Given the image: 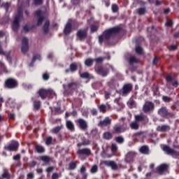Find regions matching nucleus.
I'll list each match as a JSON object with an SVG mask.
<instances>
[{"instance_id": "27", "label": "nucleus", "mask_w": 179, "mask_h": 179, "mask_svg": "<svg viewBox=\"0 0 179 179\" xmlns=\"http://www.w3.org/2000/svg\"><path fill=\"white\" fill-rule=\"evenodd\" d=\"M99 108L101 113H106V111L110 110V106L108 103H106V105L101 104V106H99Z\"/></svg>"}, {"instance_id": "14", "label": "nucleus", "mask_w": 179, "mask_h": 179, "mask_svg": "<svg viewBox=\"0 0 179 179\" xmlns=\"http://www.w3.org/2000/svg\"><path fill=\"white\" fill-rule=\"evenodd\" d=\"M76 36L78 38H79V40H80L81 41L83 40H85V38L87 37V29L78 30V31L76 34Z\"/></svg>"}, {"instance_id": "12", "label": "nucleus", "mask_w": 179, "mask_h": 179, "mask_svg": "<svg viewBox=\"0 0 179 179\" xmlns=\"http://www.w3.org/2000/svg\"><path fill=\"white\" fill-rule=\"evenodd\" d=\"M5 149L10 152H16L19 149V143L17 141H12L9 145L5 147Z\"/></svg>"}, {"instance_id": "61", "label": "nucleus", "mask_w": 179, "mask_h": 179, "mask_svg": "<svg viewBox=\"0 0 179 179\" xmlns=\"http://www.w3.org/2000/svg\"><path fill=\"white\" fill-rule=\"evenodd\" d=\"M13 159L19 162V160H20V154H17V155L14 156Z\"/></svg>"}, {"instance_id": "16", "label": "nucleus", "mask_w": 179, "mask_h": 179, "mask_svg": "<svg viewBox=\"0 0 179 179\" xmlns=\"http://www.w3.org/2000/svg\"><path fill=\"white\" fill-rule=\"evenodd\" d=\"M76 122L78 124L80 129H83V131H86V129H87V122H86V120L80 118L78 119Z\"/></svg>"}, {"instance_id": "56", "label": "nucleus", "mask_w": 179, "mask_h": 179, "mask_svg": "<svg viewBox=\"0 0 179 179\" xmlns=\"http://www.w3.org/2000/svg\"><path fill=\"white\" fill-rule=\"evenodd\" d=\"M43 79H44V80H48V79H50V75L47 73H43Z\"/></svg>"}, {"instance_id": "26", "label": "nucleus", "mask_w": 179, "mask_h": 179, "mask_svg": "<svg viewBox=\"0 0 179 179\" xmlns=\"http://www.w3.org/2000/svg\"><path fill=\"white\" fill-rule=\"evenodd\" d=\"M66 127L68 129H69V131H71V132L75 131V124H73V122L70 120L66 121Z\"/></svg>"}, {"instance_id": "7", "label": "nucleus", "mask_w": 179, "mask_h": 179, "mask_svg": "<svg viewBox=\"0 0 179 179\" xmlns=\"http://www.w3.org/2000/svg\"><path fill=\"white\" fill-rule=\"evenodd\" d=\"M38 94L41 99H47L49 96H54L55 95V92L52 90H44L41 89L38 91Z\"/></svg>"}, {"instance_id": "34", "label": "nucleus", "mask_w": 179, "mask_h": 179, "mask_svg": "<svg viewBox=\"0 0 179 179\" xmlns=\"http://www.w3.org/2000/svg\"><path fill=\"white\" fill-rule=\"evenodd\" d=\"M35 150H36L38 153H44V152L45 151L44 147L40 145H36Z\"/></svg>"}, {"instance_id": "47", "label": "nucleus", "mask_w": 179, "mask_h": 179, "mask_svg": "<svg viewBox=\"0 0 179 179\" xmlns=\"http://www.w3.org/2000/svg\"><path fill=\"white\" fill-rule=\"evenodd\" d=\"M129 62L130 64H138V62H139V59L136 58L135 56H132L130 57Z\"/></svg>"}, {"instance_id": "2", "label": "nucleus", "mask_w": 179, "mask_h": 179, "mask_svg": "<svg viewBox=\"0 0 179 179\" xmlns=\"http://www.w3.org/2000/svg\"><path fill=\"white\" fill-rule=\"evenodd\" d=\"M120 31H121V28L118 27L111 28L103 32V37L106 38V40H108V38L110 37H114L115 34H118Z\"/></svg>"}, {"instance_id": "37", "label": "nucleus", "mask_w": 179, "mask_h": 179, "mask_svg": "<svg viewBox=\"0 0 179 179\" xmlns=\"http://www.w3.org/2000/svg\"><path fill=\"white\" fill-rule=\"evenodd\" d=\"M62 128H64V126H57L55 128H53L52 130H51V132L52 134H58V132H59V131H61V129Z\"/></svg>"}, {"instance_id": "1", "label": "nucleus", "mask_w": 179, "mask_h": 179, "mask_svg": "<svg viewBox=\"0 0 179 179\" xmlns=\"http://www.w3.org/2000/svg\"><path fill=\"white\" fill-rule=\"evenodd\" d=\"M124 121H125V118L122 117L120 120V122H123V124L121 125L116 124L113 127V134H122V132H125V131H128V125L125 123Z\"/></svg>"}, {"instance_id": "38", "label": "nucleus", "mask_w": 179, "mask_h": 179, "mask_svg": "<svg viewBox=\"0 0 179 179\" xmlns=\"http://www.w3.org/2000/svg\"><path fill=\"white\" fill-rule=\"evenodd\" d=\"M70 71L71 72H75L78 71V64L76 63H72L70 65Z\"/></svg>"}, {"instance_id": "28", "label": "nucleus", "mask_w": 179, "mask_h": 179, "mask_svg": "<svg viewBox=\"0 0 179 179\" xmlns=\"http://www.w3.org/2000/svg\"><path fill=\"white\" fill-rule=\"evenodd\" d=\"M78 161H73L69 164V170H75L76 169L78 164Z\"/></svg>"}, {"instance_id": "43", "label": "nucleus", "mask_w": 179, "mask_h": 179, "mask_svg": "<svg viewBox=\"0 0 179 179\" xmlns=\"http://www.w3.org/2000/svg\"><path fill=\"white\" fill-rule=\"evenodd\" d=\"M22 86H23L24 89H25L26 90H30V89H33V85L31 84H29L27 83H24L22 84Z\"/></svg>"}, {"instance_id": "40", "label": "nucleus", "mask_w": 179, "mask_h": 179, "mask_svg": "<svg viewBox=\"0 0 179 179\" xmlns=\"http://www.w3.org/2000/svg\"><path fill=\"white\" fill-rule=\"evenodd\" d=\"M115 141L117 142V143H120V144H122V143H124V137L121 136H119L117 137H115Z\"/></svg>"}, {"instance_id": "4", "label": "nucleus", "mask_w": 179, "mask_h": 179, "mask_svg": "<svg viewBox=\"0 0 179 179\" xmlns=\"http://www.w3.org/2000/svg\"><path fill=\"white\" fill-rule=\"evenodd\" d=\"M77 155L80 160H85L87 157L92 155V150L90 148L79 149L77 151Z\"/></svg>"}, {"instance_id": "54", "label": "nucleus", "mask_w": 179, "mask_h": 179, "mask_svg": "<svg viewBox=\"0 0 179 179\" xmlns=\"http://www.w3.org/2000/svg\"><path fill=\"white\" fill-rule=\"evenodd\" d=\"M2 177L3 178H9V172H8V170H4Z\"/></svg>"}, {"instance_id": "42", "label": "nucleus", "mask_w": 179, "mask_h": 179, "mask_svg": "<svg viewBox=\"0 0 179 179\" xmlns=\"http://www.w3.org/2000/svg\"><path fill=\"white\" fill-rule=\"evenodd\" d=\"M33 3L35 6H41L44 3V0H34Z\"/></svg>"}, {"instance_id": "19", "label": "nucleus", "mask_w": 179, "mask_h": 179, "mask_svg": "<svg viewBox=\"0 0 179 179\" xmlns=\"http://www.w3.org/2000/svg\"><path fill=\"white\" fill-rule=\"evenodd\" d=\"M168 169H169L168 164H162L157 168V173H158V174L162 175L163 174V173H164V171H167Z\"/></svg>"}, {"instance_id": "46", "label": "nucleus", "mask_w": 179, "mask_h": 179, "mask_svg": "<svg viewBox=\"0 0 179 179\" xmlns=\"http://www.w3.org/2000/svg\"><path fill=\"white\" fill-rule=\"evenodd\" d=\"M98 171H99V167L97 166V165H93L91 167L90 171L92 174L97 173Z\"/></svg>"}, {"instance_id": "49", "label": "nucleus", "mask_w": 179, "mask_h": 179, "mask_svg": "<svg viewBox=\"0 0 179 179\" xmlns=\"http://www.w3.org/2000/svg\"><path fill=\"white\" fill-rule=\"evenodd\" d=\"M138 15H145L146 13V8H140L138 9Z\"/></svg>"}, {"instance_id": "35", "label": "nucleus", "mask_w": 179, "mask_h": 179, "mask_svg": "<svg viewBox=\"0 0 179 179\" xmlns=\"http://www.w3.org/2000/svg\"><path fill=\"white\" fill-rule=\"evenodd\" d=\"M127 106L129 108H134V107H136V103H135V101L133 99H130L127 102Z\"/></svg>"}, {"instance_id": "64", "label": "nucleus", "mask_w": 179, "mask_h": 179, "mask_svg": "<svg viewBox=\"0 0 179 179\" xmlns=\"http://www.w3.org/2000/svg\"><path fill=\"white\" fill-rule=\"evenodd\" d=\"M34 178V175L33 173H30L27 174V178L28 179H31V178Z\"/></svg>"}, {"instance_id": "50", "label": "nucleus", "mask_w": 179, "mask_h": 179, "mask_svg": "<svg viewBox=\"0 0 179 179\" xmlns=\"http://www.w3.org/2000/svg\"><path fill=\"white\" fill-rule=\"evenodd\" d=\"M40 106H41V102L38 101H35L34 102V107L36 108V110H38L40 108Z\"/></svg>"}, {"instance_id": "11", "label": "nucleus", "mask_w": 179, "mask_h": 179, "mask_svg": "<svg viewBox=\"0 0 179 179\" xmlns=\"http://www.w3.org/2000/svg\"><path fill=\"white\" fill-rule=\"evenodd\" d=\"M137 153L135 151H129L125 156L124 162L126 163H134V159L136 157Z\"/></svg>"}, {"instance_id": "44", "label": "nucleus", "mask_w": 179, "mask_h": 179, "mask_svg": "<svg viewBox=\"0 0 179 179\" xmlns=\"http://www.w3.org/2000/svg\"><path fill=\"white\" fill-rule=\"evenodd\" d=\"M110 149H111L112 153H117V152L118 150V147L117 146L116 144L113 143L111 145Z\"/></svg>"}, {"instance_id": "24", "label": "nucleus", "mask_w": 179, "mask_h": 179, "mask_svg": "<svg viewBox=\"0 0 179 179\" xmlns=\"http://www.w3.org/2000/svg\"><path fill=\"white\" fill-rule=\"evenodd\" d=\"M72 31V22L70 21L67 22L64 30V33L66 35L69 34Z\"/></svg>"}, {"instance_id": "51", "label": "nucleus", "mask_w": 179, "mask_h": 179, "mask_svg": "<svg viewBox=\"0 0 179 179\" xmlns=\"http://www.w3.org/2000/svg\"><path fill=\"white\" fill-rule=\"evenodd\" d=\"M118 6L117 4H113L112 5V10L114 13H116V12H118Z\"/></svg>"}, {"instance_id": "41", "label": "nucleus", "mask_w": 179, "mask_h": 179, "mask_svg": "<svg viewBox=\"0 0 179 179\" xmlns=\"http://www.w3.org/2000/svg\"><path fill=\"white\" fill-rule=\"evenodd\" d=\"M41 160L44 162V163H50V162H51V158L48 156H42L41 157Z\"/></svg>"}, {"instance_id": "57", "label": "nucleus", "mask_w": 179, "mask_h": 179, "mask_svg": "<svg viewBox=\"0 0 179 179\" xmlns=\"http://www.w3.org/2000/svg\"><path fill=\"white\" fill-rule=\"evenodd\" d=\"M36 59H41V56L40 55H36L34 56V57L32 59V62H34V61H36Z\"/></svg>"}, {"instance_id": "8", "label": "nucleus", "mask_w": 179, "mask_h": 179, "mask_svg": "<svg viewBox=\"0 0 179 179\" xmlns=\"http://www.w3.org/2000/svg\"><path fill=\"white\" fill-rule=\"evenodd\" d=\"M153 110H155V103L149 101H145L144 105L143 106V113L148 114V113H152Z\"/></svg>"}, {"instance_id": "62", "label": "nucleus", "mask_w": 179, "mask_h": 179, "mask_svg": "<svg viewBox=\"0 0 179 179\" xmlns=\"http://www.w3.org/2000/svg\"><path fill=\"white\" fill-rule=\"evenodd\" d=\"M99 41L100 44H103V41H104V36H99Z\"/></svg>"}, {"instance_id": "17", "label": "nucleus", "mask_w": 179, "mask_h": 179, "mask_svg": "<svg viewBox=\"0 0 179 179\" xmlns=\"http://www.w3.org/2000/svg\"><path fill=\"white\" fill-rule=\"evenodd\" d=\"M135 120L137 122H142L143 121H145V122H149V119L148 118V116L145 115H136L134 116Z\"/></svg>"}, {"instance_id": "15", "label": "nucleus", "mask_w": 179, "mask_h": 179, "mask_svg": "<svg viewBox=\"0 0 179 179\" xmlns=\"http://www.w3.org/2000/svg\"><path fill=\"white\" fill-rule=\"evenodd\" d=\"M22 43V52H23V54H26V52L29 51V39H27V38H23Z\"/></svg>"}, {"instance_id": "6", "label": "nucleus", "mask_w": 179, "mask_h": 179, "mask_svg": "<svg viewBox=\"0 0 179 179\" xmlns=\"http://www.w3.org/2000/svg\"><path fill=\"white\" fill-rule=\"evenodd\" d=\"M162 150L166 152L167 155H171L175 159H179V152L174 150L173 148L168 145H162Z\"/></svg>"}, {"instance_id": "18", "label": "nucleus", "mask_w": 179, "mask_h": 179, "mask_svg": "<svg viewBox=\"0 0 179 179\" xmlns=\"http://www.w3.org/2000/svg\"><path fill=\"white\" fill-rule=\"evenodd\" d=\"M36 16L38 17V26H41L43 24V20H44V16L43 15V13L41 10H38L35 13Z\"/></svg>"}, {"instance_id": "9", "label": "nucleus", "mask_w": 179, "mask_h": 179, "mask_svg": "<svg viewBox=\"0 0 179 179\" xmlns=\"http://www.w3.org/2000/svg\"><path fill=\"white\" fill-rule=\"evenodd\" d=\"M4 87L7 89H15L17 87V80L15 78H8L4 83Z\"/></svg>"}, {"instance_id": "48", "label": "nucleus", "mask_w": 179, "mask_h": 179, "mask_svg": "<svg viewBox=\"0 0 179 179\" xmlns=\"http://www.w3.org/2000/svg\"><path fill=\"white\" fill-rule=\"evenodd\" d=\"M136 52H137V54H139L141 55L143 54V49L142 48V47L138 45L136 47Z\"/></svg>"}, {"instance_id": "13", "label": "nucleus", "mask_w": 179, "mask_h": 179, "mask_svg": "<svg viewBox=\"0 0 179 179\" xmlns=\"http://www.w3.org/2000/svg\"><path fill=\"white\" fill-rule=\"evenodd\" d=\"M158 114L161 117H173V113H170L169 110H167V108L166 107H162L158 110Z\"/></svg>"}, {"instance_id": "29", "label": "nucleus", "mask_w": 179, "mask_h": 179, "mask_svg": "<svg viewBox=\"0 0 179 179\" xmlns=\"http://www.w3.org/2000/svg\"><path fill=\"white\" fill-rule=\"evenodd\" d=\"M141 153L143 155H149V147L144 145L140 148Z\"/></svg>"}, {"instance_id": "45", "label": "nucleus", "mask_w": 179, "mask_h": 179, "mask_svg": "<svg viewBox=\"0 0 179 179\" xmlns=\"http://www.w3.org/2000/svg\"><path fill=\"white\" fill-rule=\"evenodd\" d=\"M80 78L83 79H89L90 78V73L89 72H84L80 74Z\"/></svg>"}, {"instance_id": "21", "label": "nucleus", "mask_w": 179, "mask_h": 179, "mask_svg": "<svg viewBox=\"0 0 179 179\" xmlns=\"http://www.w3.org/2000/svg\"><path fill=\"white\" fill-rule=\"evenodd\" d=\"M103 163L106 166L111 167L112 170H117V169H118V165H117V163L114 161H105Z\"/></svg>"}, {"instance_id": "5", "label": "nucleus", "mask_w": 179, "mask_h": 179, "mask_svg": "<svg viewBox=\"0 0 179 179\" xmlns=\"http://www.w3.org/2000/svg\"><path fill=\"white\" fill-rule=\"evenodd\" d=\"M22 17H23V13H22V8H18V14H17V15L15 16V20L13 22V25H12L13 30L14 31H17V29H19V27H20L19 22H20V19H22Z\"/></svg>"}, {"instance_id": "63", "label": "nucleus", "mask_w": 179, "mask_h": 179, "mask_svg": "<svg viewBox=\"0 0 179 179\" xmlns=\"http://www.w3.org/2000/svg\"><path fill=\"white\" fill-rule=\"evenodd\" d=\"M110 96H111V94H110L108 92H105V99L107 100L108 99H110Z\"/></svg>"}, {"instance_id": "32", "label": "nucleus", "mask_w": 179, "mask_h": 179, "mask_svg": "<svg viewBox=\"0 0 179 179\" xmlns=\"http://www.w3.org/2000/svg\"><path fill=\"white\" fill-rule=\"evenodd\" d=\"M5 72L6 73H8V70H6V67H5V64L2 63V62H0V75H2Z\"/></svg>"}, {"instance_id": "22", "label": "nucleus", "mask_w": 179, "mask_h": 179, "mask_svg": "<svg viewBox=\"0 0 179 179\" xmlns=\"http://www.w3.org/2000/svg\"><path fill=\"white\" fill-rule=\"evenodd\" d=\"M169 130L170 126L167 124L160 125L157 127V131H158V132H168Z\"/></svg>"}, {"instance_id": "33", "label": "nucleus", "mask_w": 179, "mask_h": 179, "mask_svg": "<svg viewBox=\"0 0 179 179\" xmlns=\"http://www.w3.org/2000/svg\"><path fill=\"white\" fill-rule=\"evenodd\" d=\"M90 145V141L89 140H84L82 143H78L77 144L78 148H80L81 146H87Z\"/></svg>"}, {"instance_id": "31", "label": "nucleus", "mask_w": 179, "mask_h": 179, "mask_svg": "<svg viewBox=\"0 0 179 179\" xmlns=\"http://www.w3.org/2000/svg\"><path fill=\"white\" fill-rule=\"evenodd\" d=\"M103 136L104 139H106L107 141H110V139H113V134H111L110 131H106L103 133Z\"/></svg>"}, {"instance_id": "10", "label": "nucleus", "mask_w": 179, "mask_h": 179, "mask_svg": "<svg viewBox=\"0 0 179 179\" xmlns=\"http://www.w3.org/2000/svg\"><path fill=\"white\" fill-rule=\"evenodd\" d=\"M95 71L98 75H101V76H107L108 75V69L103 68V66L96 64L94 67Z\"/></svg>"}, {"instance_id": "36", "label": "nucleus", "mask_w": 179, "mask_h": 179, "mask_svg": "<svg viewBox=\"0 0 179 179\" xmlns=\"http://www.w3.org/2000/svg\"><path fill=\"white\" fill-rule=\"evenodd\" d=\"M130 127L131 129H139V124H138V122H132L130 124Z\"/></svg>"}, {"instance_id": "53", "label": "nucleus", "mask_w": 179, "mask_h": 179, "mask_svg": "<svg viewBox=\"0 0 179 179\" xmlns=\"http://www.w3.org/2000/svg\"><path fill=\"white\" fill-rule=\"evenodd\" d=\"M52 142V136L48 137L45 140L46 145H51Z\"/></svg>"}, {"instance_id": "58", "label": "nucleus", "mask_w": 179, "mask_h": 179, "mask_svg": "<svg viewBox=\"0 0 179 179\" xmlns=\"http://www.w3.org/2000/svg\"><path fill=\"white\" fill-rule=\"evenodd\" d=\"M162 99H163L164 101H165V103H170V101L171 100L170 99V97H169V96H163Z\"/></svg>"}, {"instance_id": "59", "label": "nucleus", "mask_w": 179, "mask_h": 179, "mask_svg": "<svg viewBox=\"0 0 179 179\" xmlns=\"http://www.w3.org/2000/svg\"><path fill=\"white\" fill-rule=\"evenodd\" d=\"M80 173L82 174H85V173L86 172V166H82L80 170Z\"/></svg>"}, {"instance_id": "23", "label": "nucleus", "mask_w": 179, "mask_h": 179, "mask_svg": "<svg viewBox=\"0 0 179 179\" xmlns=\"http://www.w3.org/2000/svg\"><path fill=\"white\" fill-rule=\"evenodd\" d=\"M111 58V57L110 56L109 54H107V57H96L94 59V61H95L96 65L97 64H101V62H104V59H108L110 60Z\"/></svg>"}, {"instance_id": "3", "label": "nucleus", "mask_w": 179, "mask_h": 179, "mask_svg": "<svg viewBox=\"0 0 179 179\" xmlns=\"http://www.w3.org/2000/svg\"><path fill=\"white\" fill-rule=\"evenodd\" d=\"M80 85L78 82H71L67 85H63V87L64 90V93H71V92H73L74 90H78Z\"/></svg>"}, {"instance_id": "20", "label": "nucleus", "mask_w": 179, "mask_h": 179, "mask_svg": "<svg viewBox=\"0 0 179 179\" xmlns=\"http://www.w3.org/2000/svg\"><path fill=\"white\" fill-rule=\"evenodd\" d=\"M131 90H132V85L127 84L123 86L122 93L123 96H126V94H128V93H131Z\"/></svg>"}, {"instance_id": "25", "label": "nucleus", "mask_w": 179, "mask_h": 179, "mask_svg": "<svg viewBox=\"0 0 179 179\" xmlns=\"http://www.w3.org/2000/svg\"><path fill=\"white\" fill-rule=\"evenodd\" d=\"M100 127H107L108 125H111V119L109 117H106L103 120L99 122Z\"/></svg>"}, {"instance_id": "30", "label": "nucleus", "mask_w": 179, "mask_h": 179, "mask_svg": "<svg viewBox=\"0 0 179 179\" xmlns=\"http://www.w3.org/2000/svg\"><path fill=\"white\" fill-rule=\"evenodd\" d=\"M93 62H94V59L92 58H87L85 61V65L89 67L93 66Z\"/></svg>"}, {"instance_id": "39", "label": "nucleus", "mask_w": 179, "mask_h": 179, "mask_svg": "<svg viewBox=\"0 0 179 179\" xmlns=\"http://www.w3.org/2000/svg\"><path fill=\"white\" fill-rule=\"evenodd\" d=\"M50 29V21H46L43 26V31L45 33H48Z\"/></svg>"}, {"instance_id": "60", "label": "nucleus", "mask_w": 179, "mask_h": 179, "mask_svg": "<svg viewBox=\"0 0 179 179\" xmlns=\"http://www.w3.org/2000/svg\"><path fill=\"white\" fill-rule=\"evenodd\" d=\"M117 106H119V110H122V108H124V107H125L124 106V103H122V102H117Z\"/></svg>"}, {"instance_id": "55", "label": "nucleus", "mask_w": 179, "mask_h": 179, "mask_svg": "<svg viewBox=\"0 0 179 179\" xmlns=\"http://www.w3.org/2000/svg\"><path fill=\"white\" fill-rule=\"evenodd\" d=\"M98 29H99V27H97V26H96V25L91 26L92 33H94V31H97Z\"/></svg>"}, {"instance_id": "52", "label": "nucleus", "mask_w": 179, "mask_h": 179, "mask_svg": "<svg viewBox=\"0 0 179 179\" xmlns=\"http://www.w3.org/2000/svg\"><path fill=\"white\" fill-rule=\"evenodd\" d=\"M62 176V173L58 174V173H53L52 176V179H58V178H59V177H61Z\"/></svg>"}]
</instances>
